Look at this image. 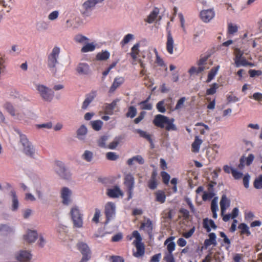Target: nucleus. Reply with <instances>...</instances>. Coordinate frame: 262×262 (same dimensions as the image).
Masks as SVG:
<instances>
[{
    "instance_id": "1",
    "label": "nucleus",
    "mask_w": 262,
    "mask_h": 262,
    "mask_svg": "<svg viewBox=\"0 0 262 262\" xmlns=\"http://www.w3.org/2000/svg\"><path fill=\"white\" fill-rule=\"evenodd\" d=\"M174 119L158 114L155 116L152 123L156 127L165 128L167 131H177L178 128L174 124Z\"/></svg>"
},
{
    "instance_id": "2",
    "label": "nucleus",
    "mask_w": 262,
    "mask_h": 262,
    "mask_svg": "<svg viewBox=\"0 0 262 262\" xmlns=\"http://www.w3.org/2000/svg\"><path fill=\"white\" fill-rule=\"evenodd\" d=\"M59 53L60 48L58 47H55L48 56V67L53 74H55L57 72L56 66L58 63Z\"/></svg>"
},
{
    "instance_id": "3",
    "label": "nucleus",
    "mask_w": 262,
    "mask_h": 262,
    "mask_svg": "<svg viewBox=\"0 0 262 262\" xmlns=\"http://www.w3.org/2000/svg\"><path fill=\"white\" fill-rule=\"evenodd\" d=\"M103 0H85L81 6L80 11L84 16H89L96 4L101 3Z\"/></svg>"
},
{
    "instance_id": "4",
    "label": "nucleus",
    "mask_w": 262,
    "mask_h": 262,
    "mask_svg": "<svg viewBox=\"0 0 262 262\" xmlns=\"http://www.w3.org/2000/svg\"><path fill=\"white\" fill-rule=\"evenodd\" d=\"M76 247L82 255L79 262H87L91 258L92 251L87 244L83 242H79Z\"/></svg>"
},
{
    "instance_id": "5",
    "label": "nucleus",
    "mask_w": 262,
    "mask_h": 262,
    "mask_svg": "<svg viewBox=\"0 0 262 262\" xmlns=\"http://www.w3.org/2000/svg\"><path fill=\"white\" fill-rule=\"evenodd\" d=\"M36 88L43 100L48 102L51 101L54 95L52 90L42 84H37Z\"/></svg>"
},
{
    "instance_id": "6",
    "label": "nucleus",
    "mask_w": 262,
    "mask_h": 262,
    "mask_svg": "<svg viewBox=\"0 0 262 262\" xmlns=\"http://www.w3.org/2000/svg\"><path fill=\"white\" fill-rule=\"evenodd\" d=\"M74 227L80 228L82 226V214L77 207H73L70 211Z\"/></svg>"
},
{
    "instance_id": "7",
    "label": "nucleus",
    "mask_w": 262,
    "mask_h": 262,
    "mask_svg": "<svg viewBox=\"0 0 262 262\" xmlns=\"http://www.w3.org/2000/svg\"><path fill=\"white\" fill-rule=\"evenodd\" d=\"M55 169L56 173L64 179H69L71 178L70 172L66 168L64 164L61 161L55 162Z\"/></svg>"
},
{
    "instance_id": "8",
    "label": "nucleus",
    "mask_w": 262,
    "mask_h": 262,
    "mask_svg": "<svg viewBox=\"0 0 262 262\" xmlns=\"http://www.w3.org/2000/svg\"><path fill=\"white\" fill-rule=\"evenodd\" d=\"M124 184L126 187L129 200L132 198L133 189L134 187V178L131 174H127L124 177Z\"/></svg>"
},
{
    "instance_id": "9",
    "label": "nucleus",
    "mask_w": 262,
    "mask_h": 262,
    "mask_svg": "<svg viewBox=\"0 0 262 262\" xmlns=\"http://www.w3.org/2000/svg\"><path fill=\"white\" fill-rule=\"evenodd\" d=\"M116 207L112 202H108L105 206L104 213L106 216L105 224H107L115 215Z\"/></svg>"
},
{
    "instance_id": "10",
    "label": "nucleus",
    "mask_w": 262,
    "mask_h": 262,
    "mask_svg": "<svg viewBox=\"0 0 262 262\" xmlns=\"http://www.w3.org/2000/svg\"><path fill=\"white\" fill-rule=\"evenodd\" d=\"M172 103V98L168 97L167 99H164L158 102L156 105V108L158 112L164 113L166 112L165 107L167 108H170Z\"/></svg>"
},
{
    "instance_id": "11",
    "label": "nucleus",
    "mask_w": 262,
    "mask_h": 262,
    "mask_svg": "<svg viewBox=\"0 0 262 262\" xmlns=\"http://www.w3.org/2000/svg\"><path fill=\"white\" fill-rule=\"evenodd\" d=\"M139 229L140 231H143L149 236H151L153 230V225L151 221L149 219H147L144 222H141Z\"/></svg>"
},
{
    "instance_id": "12",
    "label": "nucleus",
    "mask_w": 262,
    "mask_h": 262,
    "mask_svg": "<svg viewBox=\"0 0 262 262\" xmlns=\"http://www.w3.org/2000/svg\"><path fill=\"white\" fill-rule=\"evenodd\" d=\"M215 15V12L213 9L204 10L201 11L200 16L201 19L204 23L209 22Z\"/></svg>"
},
{
    "instance_id": "13",
    "label": "nucleus",
    "mask_w": 262,
    "mask_h": 262,
    "mask_svg": "<svg viewBox=\"0 0 262 262\" xmlns=\"http://www.w3.org/2000/svg\"><path fill=\"white\" fill-rule=\"evenodd\" d=\"M72 191L66 187L62 188L61 190V198H62V202L64 205H69L71 202V196Z\"/></svg>"
},
{
    "instance_id": "14",
    "label": "nucleus",
    "mask_w": 262,
    "mask_h": 262,
    "mask_svg": "<svg viewBox=\"0 0 262 262\" xmlns=\"http://www.w3.org/2000/svg\"><path fill=\"white\" fill-rule=\"evenodd\" d=\"M125 81L123 77H116L114 78V81L109 90V93H113L117 88L120 86Z\"/></svg>"
},
{
    "instance_id": "15",
    "label": "nucleus",
    "mask_w": 262,
    "mask_h": 262,
    "mask_svg": "<svg viewBox=\"0 0 262 262\" xmlns=\"http://www.w3.org/2000/svg\"><path fill=\"white\" fill-rule=\"evenodd\" d=\"M166 48L169 54H172L173 53L174 40L170 31L167 32Z\"/></svg>"
},
{
    "instance_id": "16",
    "label": "nucleus",
    "mask_w": 262,
    "mask_h": 262,
    "mask_svg": "<svg viewBox=\"0 0 262 262\" xmlns=\"http://www.w3.org/2000/svg\"><path fill=\"white\" fill-rule=\"evenodd\" d=\"M17 260L20 262H28L31 259V254L27 251H20L16 256Z\"/></svg>"
},
{
    "instance_id": "17",
    "label": "nucleus",
    "mask_w": 262,
    "mask_h": 262,
    "mask_svg": "<svg viewBox=\"0 0 262 262\" xmlns=\"http://www.w3.org/2000/svg\"><path fill=\"white\" fill-rule=\"evenodd\" d=\"M10 195L11 197V210L13 211L17 210L19 207V201L14 190H11L10 191Z\"/></svg>"
},
{
    "instance_id": "18",
    "label": "nucleus",
    "mask_w": 262,
    "mask_h": 262,
    "mask_svg": "<svg viewBox=\"0 0 262 262\" xmlns=\"http://www.w3.org/2000/svg\"><path fill=\"white\" fill-rule=\"evenodd\" d=\"M38 236L36 231L28 230L26 234L24 235V239L29 243H34Z\"/></svg>"
},
{
    "instance_id": "19",
    "label": "nucleus",
    "mask_w": 262,
    "mask_h": 262,
    "mask_svg": "<svg viewBox=\"0 0 262 262\" xmlns=\"http://www.w3.org/2000/svg\"><path fill=\"white\" fill-rule=\"evenodd\" d=\"M118 99L113 100L111 103H105L104 107V113L106 115H112L114 114V110L117 106Z\"/></svg>"
},
{
    "instance_id": "20",
    "label": "nucleus",
    "mask_w": 262,
    "mask_h": 262,
    "mask_svg": "<svg viewBox=\"0 0 262 262\" xmlns=\"http://www.w3.org/2000/svg\"><path fill=\"white\" fill-rule=\"evenodd\" d=\"M230 205V200L228 199L225 194H223L222 196L220 201V207L221 210V215H223V214L226 211L227 208Z\"/></svg>"
},
{
    "instance_id": "21",
    "label": "nucleus",
    "mask_w": 262,
    "mask_h": 262,
    "mask_svg": "<svg viewBox=\"0 0 262 262\" xmlns=\"http://www.w3.org/2000/svg\"><path fill=\"white\" fill-rule=\"evenodd\" d=\"M107 194L110 198H118L119 196H123V194L118 187L115 186L113 189H108Z\"/></svg>"
},
{
    "instance_id": "22",
    "label": "nucleus",
    "mask_w": 262,
    "mask_h": 262,
    "mask_svg": "<svg viewBox=\"0 0 262 262\" xmlns=\"http://www.w3.org/2000/svg\"><path fill=\"white\" fill-rule=\"evenodd\" d=\"M203 226L208 232H209L211 231L210 227L213 229H215L217 228V226L214 221L212 220L208 219V218H205L203 220Z\"/></svg>"
},
{
    "instance_id": "23",
    "label": "nucleus",
    "mask_w": 262,
    "mask_h": 262,
    "mask_svg": "<svg viewBox=\"0 0 262 262\" xmlns=\"http://www.w3.org/2000/svg\"><path fill=\"white\" fill-rule=\"evenodd\" d=\"M137 251L134 253V256L136 257H140L144 255L145 253V247L143 243H136L134 244Z\"/></svg>"
},
{
    "instance_id": "24",
    "label": "nucleus",
    "mask_w": 262,
    "mask_h": 262,
    "mask_svg": "<svg viewBox=\"0 0 262 262\" xmlns=\"http://www.w3.org/2000/svg\"><path fill=\"white\" fill-rule=\"evenodd\" d=\"M159 12V9L157 7H155L147 17L146 21L149 24L152 23L157 17Z\"/></svg>"
},
{
    "instance_id": "25",
    "label": "nucleus",
    "mask_w": 262,
    "mask_h": 262,
    "mask_svg": "<svg viewBox=\"0 0 262 262\" xmlns=\"http://www.w3.org/2000/svg\"><path fill=\"white\" fill-rule=\"evenodd\" d=\"M202 140L199 139L198 136H195L194 141L192 144L191 150L193 152L197 153L199 151L200 145L202 143Z\"/></svg>"
},
{
    "instance_id": "26",
    "label": "nucleus",
    "mask_w": 262,
    "mask_h": 262,
    "mask_svg": "<svg viewBox=\"0 0 262 262\" xmlns=\"http://www.w3.org/2000/svg\"><path fill=\"white\" fill-rule=\"evenodd\" d=\"M157 173L155 171L152 172L150 179L148 182V187L152 190L155 189L158 185L156 180Z\"/></svg>"
},
{
    "instance_id": "27",
    "label": "nucleus",
    "mask_w": 262,
    "mask_h": 262,
    "mask_svg": "<svg viewBox=\"0 0 262 262\" xmlns=\"http://www.w3.org/2000/svg\"><path fill=\"white\" fill-rule=\"evenodd\" d=\"M76 70L80 74H88L89 71V67L86 63H80L78 64Z\"/></svg>"
},
{
    "instance_id": "28",
    "label": "nucleus",
    "mask_w": 262,
    "mask_h": 262,
    "mask_svg": "<svg viewBox=\"0 0 262 262\" xmlns=\"http://www.w3.org/2000/svg\"><path fill=\"white\" fill-rule=\"evenodd\" d=\"M136 132L138 133L141 137H142L149 141L151 145H153V141L151 135L148 134L146 132L140 129H136Z\"/></svg>"
},
{
    "instance_id": "29",
    "label": "nucleus",
    "mask_w": 262,
    "mask_h": 262,
    "mask_svg": "<svg viewBox=\"0 0 262 262\" xmlns=\"http://www.w3.org/2000/svg\"><path fill=\"white\" fill-rule=\"evenodd\" d=\"M95 97V95L94 93L87 95L85 99L82 104L81 108L83 110L86 109L89 104L94 100Z\"/></svg>"
},
{
    "instance_id": "30",
    "label": "nucleus",
    "mask_w": 262,
    "mask_h": 262,
    "mask_svg": "<svg viewBox=\"0 0 262 262\" xmlns=\"http://www.w3.org/2000/svg\"><path fill=\"white\" fill-rule=\"evenodd\" d=\"M219 69L220 66H217L216 67H213L211 69L208 74L207 79L206 80L207 83L210 82L214 78Z\"/></svg>"
},
{
    "instance_id": "31",
    "label": "nucleus",
    "mask_w": 262,
    "mask_h": 262,
    "mask_svg": "<svg viewBox=\"0 0 262 262\" xmlns=\"http://www.w3.org/2000/svg\"><path fill=\"white\" fill-rule=\"evenodd\" d=\"M133 237H135L136 240H135L133 242V244H135L136 243H141L142 242V238L138 232V231L135 230L133 232L132 236L128 235L127 236V238L128 240H132Z\"/></svg>"
},
{
    "instance_id": "32",
    "label": "nucleus",
    "mask_w": 262,
    "mask_h": 262,
    "mask_svg": "<svg viewBox=\"0 0 262 262\" xmlns=\"http://www.w3.org/2000/svg\"><path fill=\"white\" fill-rule=\"evenodd\" d=\"M238 228L240 230L241 235L246 234L247 236H249L251 234L249 228L245 223L239 224Z\"/></svg>"
},
{
    "instance_id": "33",
    "label": "nucleus",
    "mask_w": 262,
    "mask_h": 262,
    "mask_svg": "<svg viewBox=\"0 0 262 262\" xmlns=\"http://www.w3.org/2000/svg\"><path fill=\"white\" fill-rule=\"evenodd\" d=\"M156 201L160 203L161 204L164 203L166 200V195L164 191L162 190H158L155 193Z\"/></svg>"
},
{
    "instance_id": "34",
    "label": "nucleus",
    "mask_w": 262,
    "mask_h": 262,
    "mask_svg": "<svg viewBox=\"0 0 262 262\" xmlns=\"http://www.w3.org/2000/svg\"><path fill=\"white\" fill-rule=\"evenodd\" d=\"M209 239H206L204 241V244L206 246H209L211 245H215L216 243V235L214 233H210L209 234Z\"/></svg>"
},
{
    "instance_id": "35",
    "label": "nucleus",
    "mask_w": 262,
    "mask_h": 262,
    "mask_svg": "<svg viewBox=\"0 0 262 262\" xmlns=\"http://www.w3.org/2000/svg\"><path fill=\"white\" fill-rule=\"evenodd\" d=\"M150 97H148L145 100L142 101L139 103L142 110H151L152 108V104L148 102Z\"/></svg>"
},
{
    "instance_id": "36",
    "label": "nucleus",
    "mask_w": 262,
    "mask_h": 262,
    "mask_svg": "<svg viewBox=\"0 0 262 262\" xmlns=\"http://www.w3.org/2000/svg\"><path fill=\"white\" fill-rule=\"evenodd\" d=\"M23 151L26 155L31 157H33L34 154V149L31 143L24 146Z\"/></svg>"
},
{
    "instance_id": "37",
    "label": "nucleus",
    "mask_w": 262,
    "mask_h": 262,
    "mask_svg": "<svg viewBox=\"0 0 262 262\" xmlns=\"http://www.w3.org/2000/svg\"><path fill=\"white\" fill-rule=\"evenodd\" d=\"M110 56V53L107 51H105L98 53L96 55V58L97 60H105L109 58Z\"/></svg>"
},
{
    "instance_id": "38",
    "label": "nucleus",
    "mask_w": 262,
    "mask_h": 262,
    "mask_svg": "<svg viewBox=\"0 0 262 262\" xmlns=\"http://www.w3.org/2000/svg\"><path fill=\"white\" fill-rule=\"evenodd\" d=\"M139 44L137 43L134 45V46L131 49L130 55L132 58L135 60L137 59V55H138L139 52Z\"/></svg>"
},
{
    "instance_id": "39",
    "label": "nucleus",
    "mask_w": 262,
    "mask_h": 262,
    "mask_svg": "<svg viewBox=\"0 0 262 262\" xmlns=\"http://www.w3.org/2000/svg\"><path fill=\"white\" fill-rule=\"evenodd\" d=\"M91 124L93 129L99 131L102 127L103 122L100 120H98L91 121Z\"/></svg>"
},
{
    "instance_id": "40",
    "label": "nucleus",
    "mask_w": 262,
    "mask_h": 262,
    "mask_svg": "<svg viewBox=\"0 0 262 262\" xmlns=\"http://www.w3.org/2000/svg\"><path fill=\"white\" fill-rule=\"evenodd\" d=\"M235 55L234 62L235 66H238V59L243 57L244 52L238 48H236L234 52Z\"/></svg>"
},
{
    "instance_id": "41",
    "label": "nucleus",
    "mask_w": 262,
    "mask_h": 262,
    "mask_svg": "<svg viewBox=\"0 0 262 262\" xmlns=\"http://www.w3.org/2000/svg\"><path fill=\"white\" fill-rule=\"evenodd\" d=\"M95 46L93 43H88L81 48V51L82 53L92 52L95 49Z\"/></svg>"
},
{
    "instance_id": "42",
    "label": "nucleus",
    "mask_w": 262,
    "mask_h": 262,
    "mask_svg": "<svg viewBox=\"0 0 262 262\" xmlns=\"http://www.w3.org/2000/svg\"><path fill=\"white\" fill-rule=\"evenodd\" d=\"M137 114V109L134 106H130L128 107V111L126 114V116L127 117H129L130 118H133L136 116Z\"/></svg>"
},
{
    "instance_id": "43",
    "label": "nucleus",
    "mask_w": 262,
    "mask_h": 262,
    "mask_svg": "<svg viewBox=\"0 0 262 262\" xmlns=\"http://www.w3.org/2000/svg\"><path fill=\"white\" fill-rule=\"evenodd\" d=\"M219 84L214 83L211 85L209 89H208L206 90V94L207 95H213L216 92L217 89L219 88Z\"/></svg>"
},
{
    "instance_id": "44",
    "label": "nucleus",
    "mask_w": 262,
    "mask_h": 262,
    "mask_svg": "<svg viewBox=\"0 0 262 262\" xmlns=\"http://www.w3.org/2000/svg\"><path fill=\"white\" fill-rule=\"evenodd\" d=\"M107 139L108 136H101L97 142L98 146L102 148H106L107 146H106V142L107 141Z\"/></svg>"
},
{
    "instance_id": "45",
    "label": "nucleus",
    "mask_w": 262,
    "mask_h": 262,
    "mask_svg": "<svg viewBox=\"0 0 262 262\" xmlns=\"http://www.w3.org/2000/svg\"><path fill=\"white\" fill-rule=\"evenodd\" d=\"M88 40L89 39L86 37L81 34H77L74 37V40L78 43H83Z\"/></svg>"
},
{
    "instance_id": "46",
    "label": "nucleus",
    "mask_w": 262,
    "mask_h": 262,
    "mask_svg": "<svg viewBox=\"0 0 262 262\" xmlns=\"http://www.w3.org/2000/svg\"><path fill=\"white\" fill-rule=\"evenodd\" d=\"M134 38V35L132 34H128L126 35L122 41L120 42V44L121 46H124L125 45L128 43L130 40Z\"/></svg>"
},
{
    "instance_id": "47",
    "label": "nucleus",
    "mask_w": 262,
    "mask_h": 262,
    "mask_svg": "<svg viewBox=\"0 0 262 262\" xmlns=\"http://www.w3.org/2000/svg\"><path fill=\"white\" fill-rule=\"evenodd\" d=\"M93 154L89 150H85L82 155V158L87 162H91L92 160Z\"/></svg>"
},
{
    "instance_id": "48",
    "label": "nucleus",
    "mask_w": 262,
    "mask_h": 262,
    "mask_svg": "<svg viewBox=\"0 0 262 262\" xmlns=\"http://www.w3.org/2000/svg\"><path fill=\"white\" fill-rule=\"evenodd\" d=\"M4 108L10 113L12 116L15 115V110L13 105L8 102L6 103L4 106Z\"/></svg>"
},
{
    "instance_id": "49",
    "label": "nucleus",
    "mask_w": 262,
    "mask_h": 262,
    "mask_svg": "<svg viewBox=\"0 0 262 262\" xmlns=\"http://www.w3.org/2000/svg\"><path fill=\"white\" fill-rule=\"evenodd\" d=\"M253 185L256 189L262 188V175L259 176L254 180Z\"/></svg>"
},
{
    "instance_id": "50",
    "label": "nucleus",
    "mask_w": 262,
    "mask_h": 262,
    "mask_svg": "<svg viewBox=\"0 0 262 262\" xmlns=\"http://www.w3.org/2000/svg\"><path fill=\"white\" fill-rule=\"evenodd\" d=\"M86 133L87 128L84 125H82L77 131V135L79 138L80 136L86 135Z\"/></svg>"
},
{
    "instance_id": "51",
    "label": "nucleus",
    "mask_w": 262,
    "mask_h": 262,
    "mask_svg": "<svg viewBox=\"0 0 262 262\" xmlns=\"http://www.w3.org/2000/svg\"><path fill=\"white\" fill-rule=\"evenodd\" d=\"M186 99L185 97H181L177 102L176 105L175 106V110H178L184 106V103L186 101Z\"/></svg>"
},
{
    "instance_id": "52",
    "label": "nucleus",
    "mask_w": 262,
    "mask_h": 262,
    "mask_svg": "<svg viewBox=\"0 0 262 262\" xmlns=\"http://www.w3.org/2000/svg\"><path fill=\"white\" fill-rule=\"evenodd\" d=\"M161 176L162 178L163 182L165 184L168 185L170 178V175L165 171H162L161 172Z\"/></svg>"
},
{
    "instance_id": "53",
    "label": "nucleus",
    "mask_w": 262,
    "mask_h": 262,
    "mask_svg": "<svg viewBox=\"0 0 262 262\" xmlns=\"http://www.w3.org/2000/svg\"><path fill=\"white\" fill-rule=\"evenodd\" d=\"M238 27L236 25H233L230 23L228 25V33L230 34H233L237 32Z\"/></svg>"
},
{
    "instance_id": "54",
    "label": "nucleus",
    "mask_w": 262,
    "mask_h": 262,
    "mask_svg": "<svg viewBox=\"0 0 262 262\" xmlns=\"http://www.w3.org/2000/svg\"><path fill=\"white\" fill-rule=\"evenodd\" d=\"M106 159L111 161H115L119 158V156L114 152H108L106 154Z\"/></svg>"
},
{
    "instance_id": "55",
    "label": "nucleus",
    "mask_w": 262,
    "mask_h": 262,
    "mask_svg": "<svg viewBox=\"0 0 262 262\" xmlns=\"http://www.w3.org/2000/svg\"><path fill=\"white\" fill-rule=\"evenodd\" d=\"M179 212L182 215L184 220H187L189 219L190 214L188 210L185 208H181L179 210Z\"/></svg>"
},
{
    "instance_id": "56",
    "label": "nucleus",
    "mask_w": 262,
    "mask_h": 262,
    "mask_svg": "<svg viewBox=\"0 0 262 262\" xmlns=\"http://www.w3.org/2000/svg\"><path fill=\"white\" fill-rule=\"evenodd\" d=\"M119 142L120 139L119 138H116L113 141L108 144L107 147L111 149H114L117 147Z\"/></svg>"
},
{
    "instance_id": "57",
    "label": "nucleus",
    "mask_w": 262,
    "mask_h": 262,
    "mask_svg": "<svg viewBox=\"0 0 262 262\" xmlns=\"http://www.w3.org/2000/svg\"><path fill=\"white\" fill-rule=\"evenodd\" d=\"M238 66H236V67H239L241 66H252V64L249 62L246 58L244 57H242L239 59H238Z\"/></svg>"
},
{
    "instance_id": "58",
    "label": "nucleus",
    "mask_w": 262,
    "mask_h": 262,
    "mask_svg": "<svg viewBox=\"0 0 262 262\" xmlns=\"http://www.w3.org/2000/svg\"><path fill=\"white\" fill-rule=\"evenodd\" d=\"M100 216V211L99 209L96 208L95 209V214L94 215V217L92 219V221L94 222L95 223H99V217Z\"/></svg>"
},
{
    "instance_id": "59",
    "label": "nucleus",
    "mask_w": 262,
    "mask_h": 262,
    "mask_svg": "<svg viewBox=\"0 0 262 262\" xmlns=\"http://www.w3.org/2000/svg\"><path fill=\"white\" fill-rule=\"evenodd\" d=\"M249 73L251 77H254L256 76H259L262 75V71L260 70H250Z\"/></svg>"
},
{
    "instance_id": "60",
    "label": "nucleus",
    "mask_w": 262,
    "mask_h": 262,
    "mask_svg": "<svg viewBox=\"0 0 262 262\" xmlns=\"http://www.w3.org/2000/svg\"><path fill=\"white\" fill-rule=\"evenodd\" d=\"M164 260L166 262H175L173 254L170 253L166 254L164 257Z\"/></svg>"
},
{
    "instance_id": "61",
    "label": "nucleus",
    "mask_w": 262,
    "mask_h": 262,
    "mask_svg": "<svg viewBox=\"0 0 262 262\" xmlns=\"http://www.w3.org/2000/svg\"><path fill=\"white\" fill-rule=\"evenodd\" d=\"M252 97L255 100L258 101L260 104L262 105V94L256 92L253 94Z\"/></svg>"
},
{
    "instance_id": "62",
    "label": "nucleus",
    "mask_w": 262,
    "mask_h": 262,
    "mask_svg": "<svg viewBox=\"0 0 262 262\" xmlns=\"http://www.w3.org/2000/svg\"><path fill=\"white\" fill-rule=\"evenodd\" d=\"M59 15L58 11H54L52 12L48 16V19L50 20H54L57 19Z\"/></svg>"
},
{
    "instance_id": "63",
    "label": "nucleus",
    "mask_w": 262,
    "mask_h": 262,
    "mask_svg": "<svg viewBox=\"0 0 262 262\" xmlns=\"http://www.w3.org/2000/svg\"><path fill=\"white\" fill-rule=\"evenodd\" d=\"M20 140L23 146L30 144V142L28 141V139L25 135L20 134Z\"/></svg>"
},
{
    "instance_id": "64",
    "label": "nucleus",
    "mask_w": 262,
    "mask_h": 262,
    "mask_svg": "<svg viewBox=\"0 0 262 262\" xmlns=\"http://www.w3.org/2000/svg\"><path fill=\"white\" fill-rule=\"evenodd\" d=\"M110 259L112 260V262H124L123 258L120 256H111Z\"/></svg>"
}]
</instances>
